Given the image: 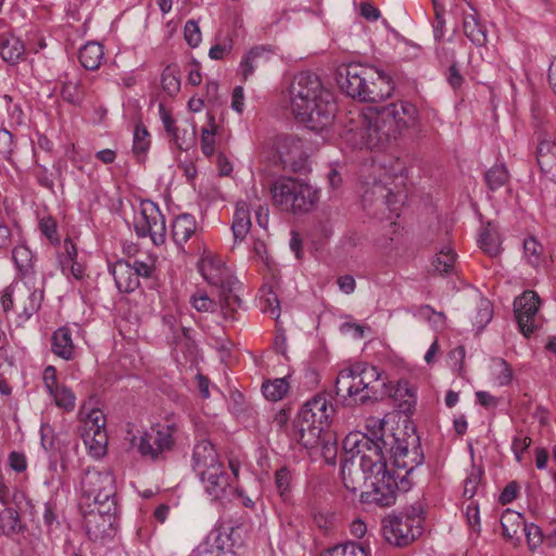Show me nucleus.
<instances>
[{
    "label": "nucleus",
    "instance_id": "3c124183",
    "mask_svg": "<svg viewBox=\"0 0 556 556\" xmlns=\"http://www.w3.org/2000/svg\"><path fill=\"white\" fill-rule=\"evenodd\" d=\"M58 406L72 410L75 407V396L72 391L66 387H55V390L50 393Z\"/></svg>",
    "mask_w": 556,
    "mask_h": 556
},
{
    "label": "nucleus",
    "instance_id": "7ed1b4c3",
    "mask_svg": "<svg viewBox=\"0 0 556 556\" xmlns=\"http://www.w3.org/2000/svg\"><path fill=\"white\" fill-rule=\"evenodd\" d=\"M382 106L369 104L362 110V147L369 153L364 156L359 167L362 204L370 207L382 190Z\"/></svg>",
    "mask_w": 556,
    "mask_h": 556
},
{
    "label": "nucleus",
    "instance_id": "1a4fd4ad",
    "mask_svg": "<svg viewBox=\"0 0 556 556\" xmlns=\"http://www.w3.org/2000/svg\"><path fill=\"white\" fill-rule=\"evenodd\" d=\"M368 74L369 71L359 64H342L337 68L336 81L346 96L365 102H375L370 88L375 84L367 80Z\"/></svg>",
    "mask_w": 556,
    "mask_h": 556
},
{
    "label": "nucleus",
    "instance_id": "dca6fc26",
    "mask_svg": "<svg viewBox=\"0 0 556 556\" xmlns=\"http://www.w3.org/2000/svg\"><path fill=\"white\" fill-rule=\"evenodd\" d=\"M541 299L535 291L527 290L514 301V313L522 334L529 338L536 325L534 317L539 311Z\"/></svg>",
    "mask_w": 556,
    "mask_h": 556
},
{
    "label": "nucleus",
    "instance_id": "ea45409f",
    "mask_svg": "<svg viewBox=\"0 0 556 556\" xmlns=\"http://www.w3.org/2000/svg\"><path fill=\"white\" fill-rule=\"evenodd\" d=\"M289 388L290 384L287 378H277L273 381L268 380L262 386L264 396L274 402L283 399Z\"/></svg>",
    "mask_w": 556,
    "mask_h": 556
},
{
    "label": "nucleus",
    "instance_id": "5fc2aeb1",
    "mask_svg": "<svg viewBox=\"0 0 556 556\" xmlns=\"http://www.w3.org/2000/svg\"><path fill=\"white\" fill-rule=\"evenodd\" d=\"M390 31L394 35V37L397 40V43L395 45V50L397 55L403 60H409L415 58L416 53H409V49L419 50L420 47L414 42L408 41L407 39L401 37L393 28H390Z\"/></svg>",
    "mask_w": 556,
    "mask_h": 556
},
{
    "label": "nucleus",
    "instance_id": "49530a36",
    "mask_svg": "<svg viewBox=\"0 0 556 556\" xmlns=\"http://www.w3.org/2000/svg\"><path fill=\"white\" fill-rule=\"evenodd\" d=\"M162 88L170 97L180 89L179 72L176 66L168 65L162 73Z\"/></svg>",
    "mask_w": 556,
    "mask_h": 556
},
{
    "label": "nucleus",
    "instance_id": "5701e85b",
    "mask_svg": "<svg viewBox=\"0 0 556 556\" xmlns=\"http://www.w3.org/2000/svg\"><path fill=\"white\" fill-rule=\"evenodd\" d=\"M117 289L121 292L130 293L135 291L140 282L136 271L132 270L128 261H117L111 270Z\"/></svg>",
    "mask_w": 556,
    "mask_h": 556
},
{
    "label": "nucleus",
    "instance_id": "9d476101",
    "mask_svg": "<svg viewBox=\"0 0 556 556\" xmlns=\"http://www.w3.org/2000/svg\"><path fill=\"white\" fill-rule=\"evenodd\" d=\"M177 431L176 424L156 425L144 431L139 438L131 439V444L138 447L143 457L157 460L163 453L172 450L175 444L174 434Z\"/></svg>",
    "mask_w": 556,
    "mask_h": 556
},
{
    "label": "nucleus",
    "instance_id": "7c9ffc66",
    "mask_svg": "<svg viewBox=\"0 0 556 556\" xmlns=\"http://www.w3.org/2000/svg\"><path fill=\"white\" fill-rule=\"evenodd\" d=\"M225 538L218 530L211 531L194 549V556H224Z\"/></svg>",
    "mask_w": 556,
    "mask_h": 556
},
{
    "label": "nucleus",
    "instance_id": "09e8293b",
    "mask_svg": "<svg viewBox=\"0 0 556 556\" xmlns=\"http://www.w3.org/2000/svg\"><path fill=\"white\" fill-rule=\"evenodd\" d=\"M324 556H367V552L357 543L346 542L328 549Z\"/></svg>",
    "mask_w": 556,
    "mask_h": 556
},
{
    "label": "nucleus",
    "instance_id": "c756f323",
    "mask_svg": "<svg viewBox=\"0 0 556 556\" xmlns=\"http://www.w3.org/2000/svg\"><path fill=\"white\" fill-rule=\"evenodd\" d=\"M526 521L520 513L506 509L501 517L502 533L505 539L514 541L516 544L520 541L518 535L520 529H523Z\"/></svg>",
    "mask_w": 556,
    "mask_h": 556
},
{
    "label": "nucleus",
    "instance_id": "0eeeda50",
    "mask_svg": "<svg viewBox=\"0 0 556 556\" xmlns=\"http://www.w3.org/2000/svg\"><path fill=\"white\" fill-rule=\"evenodd\" d=\"M290 104L293 115L306 114L309 100H319V110H326L329 102V90L324 87L319 76L313 72L305 71L296 74L289 89ZM329 113L326 114L328 117Z\"/></svg>",
    "mask_w": 556,
    "mask_h": 556
},
{
    "label": "nucleus",
    "instance_id": "2f4dec72",
    "mask_svg": "<svg viewBox=\"0 0 556 556\" xmlns=\"http://www.w3.org/2000/svg\"><path fill=\"white\" fill-rule=\"evenodd\" d=\"M251 228V215L249 205L244 201L237 203L233 222L232 233L236 241H242Z\"/></svg>",
    "mask_w": 556,
    "mask_h": 556
},
{
    "label": "nucleus",
    "instance_id": "8fccbe9b",
    "mask_svg": "<svg viewBox=\"0 0 556 556\" xmlns=\"http://www.w3.org/2000/svg\"><path fill=\"white\" fill-rule=\"evenodd\" d=\"M292 476L287 467L279 468L275 473V484L283 501L289 498Z\"/></svg>",
    "mask_w": 556,
    "mask_h": 556
},
{
    "label": "nucleus",
    "instance_id": "ddd939ff",
    "mask_svg": "<svg viewBox=\"0 0 556 556\" xmlns=\"http://www.w3.org/2000/svg\"><path fill=\"white\" fill-rule=\"evenodd\" d=\"M416 108L406 101L393 102L384 105V139L397 142L415 121Z\"/></svg>",
    "mask_w": 556,
    "mask_h": 556
},
{
    "label": "nucleus",
    "instance_id": "f704fd0d",
    "mask_svg": "<svg viewBox=\"0 0 556 556\" xmlns=\"http://www.w3.org/2000/svg\"><path fill=\"white\" fill-rule=\"evenodd\" d=\"M81 438L93 457L99 458L106 453L108 435L105 430L84 429Z\"/></svg>",
    "mask_w": 556,
    "mask_h": 556
},
{
    "label": "nucleus",
    "instance_id": "423d86ee",
    "mask_svg": "<svg viewBox=\"0 0 556 556\" xmlns=\"http://www.w3.org/2000/svg\"><path fill=\"white\" fill-rule=\"evenodd\" d=\"M270 192L275 205L294 214L311 211L318 199L316 189L293 178L277 179L271 185Z\"/></svg>",
    "mask_w": 556,
    "mask_h": 556
},
{
    "label": "nucleus",
    "instance_id": "20e7f679",
    "mask_svg": "<svg viewBox=\"0 0 556 556\" xmlns=\"http://www.w3.org/2000/svg\"><path fill=\"white\" fill-rule=\"evenodd\" d=\"M336 408L320 394L303 404L294 419L295 437L306 448H314L324 442L321 433L330 426Z\"/></svg>",
    "mask_w": 556,
    "mask_h": 556
},
{
    "label": "nucleus",
    "instance_id": "13d9d810",
    "mask_svg": "<svg viewBox=\"0 0 556 556\" xmlns=\"http://www.w3.org/2000/svg\"><path fill=\"white\" fill-rule=\"evenodd\" d=\"M523 532L527 539L528 546L531 551H534L543 542V533L540 527L534 523H525Z\"/></svg>",
    "mask_w": 556,
    "mask_h": 556
},
{
    "label": "nucleus",
    "instance_id": "cd10ccee",
    "mask_svg": "<svg viewBox=\"0 0 556 556\" xmlns=\"http://www.w3.org/2000/svg\"><path fill=\"white\" fill-rule=\"evenodd\" d=\"M25 53L23 42L13 35L0 36V56L7 63L16 64Z\"/></svg>",
    "mask_w": 556,
    "mask_h": 556
},
{
    "label": "nucleus",
    "instance_id": "680f3d73",
    "mask_svg": "<svg viewBox=\"0 0 556 556\" xmlns=\"http://www.w3.org/2000/svg\"><path fill=\"white\" fill-rule=\"evenodd\" d=\"M84 429L105 430V416L100 409H92L85 421Z\"/></svg>",
    "mask_w": 556,
    "mask_h": 556
},
{
    "label": "nucleus",
    "instance_id": "39448f33",
    "mask_svg": "<svg viewBox=\"0 0 556 556\" xmlns=\"http://www.w3.org/2000/svg\"><path fill=\"white\" fill-rule=\"evenodd\" d=\"M384 203L388 205L390 211V224L388 226V235L390 233L389 240L391 249H399L403 245V229L394 220L401 215V210L407 199V168L400 159H395L390 164L388 170L384 165Z\"/></svg>",
    "mask_w": 556,
    "mask_h": 556
},
{
    "label": "nucleus",
    "instance_id": "4d7b16f0",
    "mask_svg": "<svg viewBox=\"0 0 556 556\" xmlns=\"http://www.w3.org/2000/svg\"><path fill=\"white\" fill-rule=\"evenodd\" d=\"M190 302L198 312H213L216 303L204 292L198 290L191 295Z\"/></svg>",
    "mask_w": 556,
    "mask_h": 556
},
{
    "label": "nucleus",
    "instance_id": "473e14b6",
    "mask_svg": "<svg viewBox=\"0 0 556 556\" xmlns=\"http://www.w3.org/2000/svg\"><path fill=\"white\" fill-rule=\"evenodd\" d=\"M26 526L22 522L20 514L13 507H7L0 513V535L11 536L23 533Z\"/></svg>",
    "mask_w": 556,
    "mask_h": 556
},
{
    "label": "nucleus",
    "instance_id": "e2e57ef3",
    "mask_svg": "<svg viewBox=\"0 0 556 556\" xmlns=\"http://www.w3.org/2000/svg\"><path fill=\"white\" fill-rule=\"evenodd\" d=\"M446 79L454 90L459 89L465 81L464 76L460 74L457 62L455 60H453L452 64L448 66Z\"/></svg>",
    "mask_w": 556,
    "mask_h": 556
},
{
    "label": "nucleus",
    "instance_id": "69168bd1",
    "mask_svg": "<svg viewBox=\"0 0 556 556\" xmlns=\"http://www.w3.org/2000/svg\"><path fill=\"white\" fill-rule=\"evenodd\" d=\"M153 220L143 213V203L141 204L140 219L135 223V231L138 237L144 238L151 231Z\"/></svg>",
    "mask_w": 556,
    "mask_h": 556
},
{
    "label": "nucleus",
    "instance_id": "58836bf2",
    "mask_svg": "<svg viewBox=\"0 0 556 556\" xmlns=\"http://www.w3.org/2000/svg\"><path fill=\"white\" fill-rule=\"evenodd\" d=\"M12 258L23 275L33 269L34 254L25 243H20L13 249Z\"/></svg>",
    "mask_w": 556,
    "mask_h": 556
},
{
    "label": "nucleus",
    "instance_id": "0e129e2a",
    "mask_svg": "<svg viewBox=\"0 0 556 556\" xmlns=\"http://www.w3.org/2000/svg\"><path fill=\"white\" fill-rule=\"evenodd\" d=\"M39 228L51 242H59L56 235V223L52 217H43L39 223Z\"/></svg>",
    "mask_w": 556,
    "mask_h": 556
},
{
    "label": "nucleus",
    "instance_id": "bf43d9fd",
    "mask_svg": "<svg viewBox=\"0 0 556 556\" xmlns=\"http://www.w3.org/2000/svg\"><path fill=\"white\" fill-rule=\"evenodd\" d=\"M185 39L191 48H195L201 42V31L198 23L190 20L185 25Z\"/></svg>",
    "mask_w": 556,
    "mask_h": 556
},
{
    "label": "nucleus",
    "instance_id": "9b49d317",
    "mask_svg": "<svg viewBox=\"0 0 556 556\" xmlns=\"http://www.w3.org/2000/svg\"><path fill=\"white\" fill-rule=\"evenodd\" d=\"M117 506L111 507L93 505L89 510H84V526L88 538L93 542L105 543L112 540L117 532Z\"/></svg>",
    "mask_w": 556,
    "mask_h": 556
},
{
    "label": "nucleus",
    "instance_id": "a19ab883",
    "mask_svg": "<svg viewBox=\"0 0 556 556\" xmlns=\"http://www.w3.org/2000/svg\"><path fill=\"white\" fill-rule=\"evenodd\" d=\"M456 253L451 248H443L432 261L434 271L441 275H448L454 269Z\"/></svg>",
    "mask_w": 556,
    "mask_h": 556
},
{
    "label": "nucleus",
    "instance_id": "79ce46f5",
    "mask_svg": "<svg viewBox=\"0 0 556 556\" xmlns=\"http://www.w3.org/2000/svg\"><path fill=\"white\" fill-rule=\"evenodd\" d=\"M170 137L179 150L188 151L190 148L194 147L197 142L195 125H190V128L178 127Z\"/></svg>",
    "mask_w": 556,
    "mask_h": 556
},
{
    "label": "nucleus",
    "instance_id": "aec40b11",
    "mask_svg": "<svg viewBox=\"0 0 556 556\" xmlns=\"http://www.w3.org/2000/svg\"><path fill=\"white\" fill-rule=\"evenodd\" d=\"M536 148V161L540 169L556 180V142L547 134H539Z\"/></svg>",
    "mask_w": 556,
    "mask_h": 556
},
{
    "label": "nucleus",
    "instance_id": "e433bc0d",
    "mask_svg": "<svg viewBox=\"0 0 556 556\" xmlns=\"http://www.w3.org/2000/svg\"><path fill=\"white\" fill-rule=\"evenodd\" d=\"M478 242L483 252L491 257L497 256L502 251L498 233L491 223L481 229Z\"/></svg>",
    "mask_w": 556,
    "mask_h": 556
},
{
    "label": "nucleus",
    "instance_id": "4be33fe9",
    "mask_svg": "<svg viewBox=\"0 0 556 556\" xmlns=\"http://www.w3.org/2000/svg\"><path fill=\"white\" fill-rule=\"evenodd\" d=\"M271 58L270 47L257 46L252 48L240 63L243 78L248 79L255 71L265 68Z\"/></svg>",
    "mask_w": 556,
    "mask_h": 556
},
{
    "label": "nucleus",
    "instance_id": "c03bdc74",
    "mask_svg": "<svg viewBox=\"0 0 556 556\" xmlns=\"http://www.w3.org/2000/svg\"><path fill=\"white\" fill-rule=\"evenodd\" d=\"M543 245L532 236L523 241V254L528 263L533 266H540L543 255Z\"/></svg>",
    "mask_w": 556,
    "mask_h": 556
},
{
    "label": "nucleus",
    "instance_id": "f257e3e1",
    "mask_svg": "<svg viewBox=\"0 0 556 556\" xmlns=\"http://www.w3.org/2000/svg\"><path fill=\"white\" fill-rule=\"evenodd\" d=\"M388 393L397 412L384 415V450L388 448L392 468L384 457V507L395 502L397 490L406 492L409 489L407 476L424 462L422 454L409 455L408 447L416 445L419 438L414 428L408 426V415L416 404L415 390L407 380H399L396 384L384 382V393Z\"/></svg>",
    "mask_w": 556,
    "mask_h": 556
},
{
    "label": "nucleus",
    "instance_id": "4468645a",
    "mask_svg": "<svg viewBox=\"0 0 556 556\" xmlns=\"http://www.w3.org/2000/svg\"><path fill=\"white\" fill-rule=\"evenodd\" d=\"M380 379V372L375 366L355 365L353 366L352 396L350 400L355 404H367L379 401V389L377 388Z\"/></svg>",
    "mask_w": 556,
    "mask_h": 556
},
{
    "label": "nucleus",
    "instance_id": "72a5a7b5",
    "mask_svg": "<svg viewBox=\"0 0 556 556\" xmlns=\"http://www.w3.org/2000/svg\"><path fill=\"white\" fill-rule=\"evenodd\" d=\"M62 83L61 97L64 101L72 105L79 106L85 99V89L81 81L77 77H71L66 74Z\"/></svg>",
    "mask_w": 556,
    "mask_h": 556
},
{
    "label": "nucleus",
    "instance_id": "bb28decb",
    "mask_svg": "<svg viewBox=\"0 0 556 556\" xmlns=\"http://www.w3.org/2000/svg\"><path fill=\"white\" fill-rule=\"evenodd\" d=\"M195 219L190 214H181L175 218L172 225V237L177 245H184L194 233Z\"/></svg>",
    "mask_w": 556,
    "mask_h": 556
},
{
    "label": "nucleus",
    "instance_id": "a211bd4d",
    "mask_svg": "<svg viewBox=\"0 0 556 556\" xmlns=\"http://www.w3.org/2000/svg\"><path fill=\"white\" fill-rule=\"evenodd\" d=\"M199 271L212 286L219 289L233 277L229 274L224 262L212 253L204 254L198 264Z\"/></svg>",
    "mask_w": 556,
    "mask_h": 556
},
{
    "label": "nucleus",
    "instance_id": "f3484780",
    "mask_svg": "<svg viewBox=\"0 0 556 556\" xmlns=\"http://www.w3.org/2000/svg\"><path fill=\"white\" fill-rule=\"evenodd\" d=\"M329 102L330 103H328V105L326 108V110L329 113L328 117H326L327 112L326 113L323 112L324 109L319 110L320 105H319V100H317V99L309 100L307 112H305L306 114L294 115V116L300 123L305 124L307 128H309L316 132H320L324 129L331 126V124L334 119L336 111H337L334 98L330 91H329Z\"/></svg>",
    "mask_w": 556,
    "mask_h": 556
},
{
    "label": "nucleus",
    "instance_id": "6e6552de",
    "mask_svg": "<svg viewBox=\"0 0 556 556\" xmlns=\"http://www.w3.org/2000/svg\"><path fill=\"white\" fill-rule=\"evenodd\" d=\"M83 496L92 501V505L105 506L108 510L117 506L116 484L113 473L109 470L88 468L80 481ZM91 507V504H87Z\"/></svg>",
    "mask_w": 556,
    "mask_h": 556
},
{
    "label": "nucleus",
    "instance_id": "412c9836",
    "mask_svg": "<svg viewBox=\"0 0 556 556\" xmlns=\"http://www.w3.org/2000/svg\"><path fill=\"white\" fill-rule=\"evenodd\" d=\"M205 493L212 500H220L226 494L230 486L229 476L224 469V466H217L214 470L200 476Z\"/></svg>",
    "mask_w": 556,
    "mask_h": 556
},
{
    "label": "nucleus",
    "instance_id": "774afa93",
    "mask_svg": "<svg viewBox=\"0 0 556 556\" xmlns=\"http://www.w3.org/2000/svg\"><path fill=\"white\" fill-rule=\"evenodd\" d=\"M9 464H10V467L16 472H23L27 468V462H26L25 455L23 453L15 452V451H13L9 454Z\"/></svg>",
    "mask_w": 556,
    "mask_h": 556
},
{
    "label": "nucleus",
    "instance_id": "603ef678",
    "mask_svg": "<svg viewBox=\"0 0 556 556\" xmlns=\"http://www.w3.org/2000/svg\"><path fill=\"white\" fill-rule=\"evenodd\" d=\"M483 476V469L481 467H472L471 472L465 480L464 496L468 500L472 498L477 493L478 486Z\"/></svg>",
    "mask_w": 556,
    "mask_h": 556
},
{
    "label": "nucleus",
    "instance_id": "393cba45",
    "mask_svg": "<svg viewBox=\"0 0 556 556\" xmlns=\"http://www.w3.org/2000/svg\"><path fill=\"white\" fill-rule=\"evenodd\" d=\"M472 10L471 13H466L463 20V29L465 36L477 47H482L486 43V29L478 18L475 9L469 4Z\"/></svg>",
    "mask_w": 556,
    "mask_h": 556
},
{
    "label": "nucleus",
    "instance_id": "37998d69",
    "mask_svg": "<svg viewBox=\"0 0 556 556\" xmlns=\"http://www.w3.org/2000/svg\"><path fill=\"white\" fill-rule=\"evenodd\" d=\"M488 188L495 191L508 181V172L505 165H495L491 167L484 175Z\"/></svg>",
    "mask_w": 556,
    "mask_h": 556
},
{
    "label": "nucleus",
    "instance_id": "052dcab7",
    "mask_svg": "<svg viewBox=\"0 0 556 556\" xmlns=\"http://www.w3.org/2000/svg\"><path fill=\"white\" fill-rule=\"evenodd\" d=\"M43 300L42 291L34 290L28 293V303L24 305L23 313L29 318L31 317L40 307L41 302Z\"/></svg>",
    "mask_w": 556,
    "mask_h": 556
},
{
    "label": "nucleus",
    "instance_id": "6ab92c4d",
    "mask_svg": "<svg viewBox=\"0 0 556 556\" xmlns=\"http://www.w3.org/2000/svg\"><path fill=\"white\" fill-rule=\"evenodd\" d=\"M192 462L193 471L198 477L204 476L217 466H223L214 445L207 440H202L195 444L192 452Z\"/></svg>",
    "mask_w": 556,
    "mask_h": 556
},
{
    "label": "nucleus",
    "instance_id": "c9c22d12",
    "mask_svg": "<svg viewBox=\"0 0 556 556\" xmlns=\"http://www.w3.org/2000/svg\"><path fill=\"white\" fill-rule=\"evenodd\" d=\"M104 58L103 47L99 42L90 41L87 42L79 50L80 64L88 71H94L99 68Z\"/></svg>",
    "mask_w": 556,
    "mask_h": 556
},
{
    "label": "nucleus",
    "instance_id": "a878e982",
    "mask_svg": "<svg viewBox=\"0 0 556 556\" xmlns=\"http://www.w3.org/2000/svg\"><path fill=\"white\" fill-rule=\"evenodd\" d=\"M239 287V281L236 278H232L220 288V306L224 311L225 318L230 316L233 319V313L236 312L237 307L241 306L242 300L237 294Z\"/></svg>",
    "mask_w": 556,
    "mask_h": 556
},
{
    "label": "nucleus",
    "instance_id": "2eb2a0df",
    "mask_svg": "<svg viewBox=\"0 0 556 556\" xmlns=\"http://www.w3.org/2000/svg\"><path fill=\"white\" fill-rule=\"evenodd\" d=\"M388 528L390 535L384 534V541L396 547L409 545L421 534L420 520L408 515L389 516Z\"/></svg>",
    "mask_w": 556,
    "mask_h": 556
},
{
    "label": "nucleus",
    "instance_id": "f03ea898",
    "mask_svg": "<svg viewBox=\"0 0 556 556\" xmlns=\"http://www.w3.org/2000/svg\"><path fill=\"white\" fill-rule=\"evenodd\" d=\"M343 448L361 457L359 466L366 489L361 494V502L382 507V418L368 417L364 431L351 432L345 437Z\"/></svg>",
    "mask_w": 556,
    "mask_h": 556
},
{
    "label": "nucleus",
    "instance_id": "864d4df0",
    "mask_svg": "<svg viewBox=\"0 0 556 556\" xmlns=\"http://www.w3.org/2000/svg\"><path fill=\"white\" fill-rule=\"evenodd\" d=\"M15 143L13 140V135L5 130H0V159L13 162Z\"/></svg>",
    "mask_w": 556,
    "mask_h": 556
},
{
    "label": "nucleus",
    "instance_id": "de8ad7c7",
    "mask_svg": "<svg viewBox=\"0 0 556 556\" xmlns=\"http://www.w3.org/2000/svg\"><path fill=\"white\" fill-rule=\"evenodd\" d=\"M208 123L211 126V129L204 127L201 131V149L203 154L206 156H211L215 152V134H216V125H215V117L211 114L207 115Z\"/></svg>",
    "mask_w": 556,
    "mask_h": 556
},
{
    "label": "nucleus",
    "instance_id": "4c0bfd02",
    "mask_svg": "<svg viewBox=\"0 0 556 556\" xmlns=\"http://www.w3.org/2000/svg\"><path fill=\"white\" fill-rule=\"evenodd\" d=\"M150 134L142 123H138L134 130L132 153L139 162H143L150 148Z\"/></svg>",
    "mask_w": 556,
    "mask_h": 556
},
{
    "label": "nucleus",
    "instance_id": "f8f14e48",
    "mask_svg": "<svg viewBox=\"0 0 556 556\" xmlns=\"http://www.w3.org/2000/svg\"><path fill=\"white\" fill-rule=\"evenodd\" d=\"M274 162L283 170L302 173L307 169V155L303 142L294 135H279L274 143Z\"/></svg>",
    "mask_w": 556,
    "mask_h": 556
},
{
    "label": "nucleus",
    "instance_id": "338daca9",
    "mask_svg": "<svg viewBox=\"0 0 556 556\" xmlns=\"http://www.w3.org/2000/svg\"><path fill=\"white\" fill-rule=\"evenodd\" d=\"M519 484L516 481H510L502 491L498 502L502 505L511 503L518 495Z\"/></svg>",
    "mask_w": 556,
    "mask_h": 556
},
{
    "label": "nucleus",
    "instance_id": "b1692460",
    "mask_svg": "<svg viewBox=\"0 0 556 556\" xmlns=\"http://www.w3.org/2000/svg\"><path fill=\"white\" fill-rule=\"evenodd\" d=\"M143 213L148 214V217L153 220L151 231H149L148 236L155 245L163 244L166 239V226L165 218L159 206L151 201H146L143 202Z\"/></svg>",
    "mask_w": 556,
    "mask_h": 556
},
{
    "label": "nucleus",
    "instance_id": "a18cd8bd",
    "mask_svg": "<svg viewBox=\"0 0 556 556\" xmlns=\"http://www.w3.org/2000/svg\"><path fill=\"white\" fill-rule=\"evenodd\" d=\"M353 384V366L342 369L336 380V393L338 396L346 400L352 396Z\"/></svg>",
    "mask_w": 556,
    "mask_h": 556
},
{
    "label": "nucleus",
    "instance_id": "c85d7f7f",
    "mask_svg": "<svg viewBox=\"0 0 556 556\" xmlns=\"http://www.w3.org/2000/svg\"><path fill=\"white\" fill-rule=\"evenodd\" d=\"M52 351L55 355L70 361L74 357L75 345L68 327H61L52 336Z\"/></svg>",
    "mask_w": 556,
    "mask_h": 556
},
{
    "label": "nucleus",
    "instance_id": "6e6d98bb",
    "mask_svg": "<svg viewBox=\"0 0 556 556\" xmlns=\"http://www.w3.org/2000/svg\"><path fill=\"white\" fill-rule=\"evenodd\" d=\"M493 317V307L490 301L481 299L478 305V312L476 316V325L478 330L481 331L491 321Z\"/></svg>",
    "mask_w": 556,
    "mask_h": 556
}]
</instances>
